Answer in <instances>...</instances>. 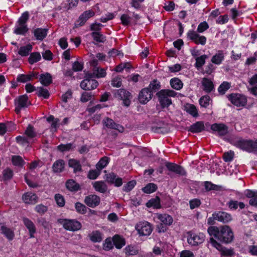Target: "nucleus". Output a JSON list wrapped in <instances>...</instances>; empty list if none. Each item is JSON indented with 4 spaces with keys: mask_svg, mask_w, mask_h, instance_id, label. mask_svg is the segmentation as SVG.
<instances>
[{
    "mask_svg": "<svg viewBox=\"0 0 257 257\" xmlns=\"http://www.w3.org/2000/svg\"><path fill=\"white\" fill-rule=\"evenodd\" d=\"M208 234L219 243L229 244L234 239V233L230 226L226 225L219 226H211L207 228Z\"/></svg>",
    "mask_w": 257,
    "mask_h": 257,
    "instance_id": "f257e3e1",
    "label": "nucleus"
},
{
    "mask_svg": "<svg viewBox=\"0 0 257 257\" xmlns=\"http://www.w3.org/2000/svg\"><path fill=\"white\" fill-rule=\"evenodd\" d=\"M232 145L236 148L249 153L257 152V139L253 141L251 139L240 138L237 140L233 141Z\"/></svg>",
    "mask_w": 257,
    "mask_h": 257,
    "instance_id": "f03ea898",
    "label": "nucleus"
},
{
    "mask_svg": "<svg viewBox=\"0 0 257 257\" xmlns=\"http://www.w3.org/2000/svg\"><path fill=\"white\" fill-rule=\"evenodd\" d=\"M177 92L171 89H161L156 93L158 101L162 108L168 107L172 104V101L169 97H175Z\"/></svg>",
    "mask_w": 257,
    "mask_h": 257,
    "instance_id": "7ed1b4c3",
    "label": "nucleus"
},
{
    "mask_svg": "<svg viewBox=\"0 0 257 257\" xmlns=\"http://www.w3.org/2000/svg\"><path fill=\"white\" fill-rule=\"evenodd\" d=\"M98 85V81L95 79V72H87L84 79L80 82V87L85 91L95 89Z\"/></svg>",
    "mask_w": 257,
    "mask_h": 257,
    "instance_id": "20e7f679",
    "label": "nucleus"
},
{
    "mask_svg": "<svg viewBox=\"0 0 257 257\" xmlns=\"http://www.w3.org/2000/svg\"><path fill=\"white\" fill-rule=\"evenodd\" d=\"M227 97L230 102L236 107H244L247 104V97L243 94L232 93L228 94Z\"/></svg>",
    "mask_w": 257,
    "mask_h": 257,
    "instance_id": "39448f33",
    "label": "nucleus"
},
{
    "mask_svg": "<svg viewBox=\"0 0 257 257\" xmlns=\"http://www.w3.org/2000/svg\"><path fill=\"white\" fill-rule=\"evenodd\" d=\"M208 242L212 247L220 252L221 256L230 257L234 254V251L232 248H227L223 246L220 243L216 241L213 237H210Z\"/></svg>",
    "mask_w": 257,
    "mask_h": 257,
    "instance_id": "423d86ee",
    "label": "nucleus"
},
{
    "mask_svg": "<svg viewBox=\"0 0 257 257\" xmlns=\"http://www.w3.org/2000/svg\"><path fill=\"white\" fill-rule=\"evenodd\" d=\"M115 97L122 101V105L128 107L131 103L132 95L131 92L124 88L116 90L114 93Z\"/></svg>",
    "mask_w": 257,
    "mask_h": 257,
    "instance_id": "0eeeda50",
    "label": "nucleus"
},
{
    "mask_svg": "<svg viewBox=\"0 0 257 257\" xmlns=\"http://www.w3.org/2000/svg\"><path fill=\"white\" fill-rule=\"evenodd\" d=\"M59 222L63 225L64 229L69 231H77L80 230L82 227L81 223L75 219H60Z\"/></svg>",
    "mask_w": 257,
    "mask_h": 257,
    "instance_id": "6e6552de",
    "label": "nucleus"
},
{
    "mask_svg": "<svg viewBox=\"0 0 257 257\" xmlns=\"http://www.w3.org/2000/svg\"><path fill=\"white\" fill-rule=\"evenodd\" d=\"M187 242L192 246H198L205 240V236L203 233H194L188 232Z\"/></svg>",
    "mask_w": 257,
    "mask_h": 257,
    "instance_id": "1a4fd4ad",
    "label": "nucleus"
},
{
    "mask_svg": "<svg viewBox=\"0 0 257 257\" xmlns=\"http://www.w3.org/2000/svg\"><path fill=\"white\" fill-rule=\"evenodd\" d=\"M188 39L197 45H205L206 43L207 38L204 36L200 35L196 32L190 30L187 33Z\"/></svg>",
    "mask_w": 257,
    "mask_h": 257,
    "instance_id": "9d476101",
    "label": "nucleus"
},
{
    "mask_svg": "<svg viewBox=\"0 0 257 257\" xmlns=\"http://www.w3.org/2000/svg\"><path fill=\"white\" fill-rule=\"evenodd\" d=\"M210 128L213 134L219 137H224L228 133V127L222 123H214L211 125Z\"/></svg>",
    "mask_w": 257,
    "mask_h": 257,
    "instance_id": "9b49d317",
    "label": "nucleus"
},
{
    "mask_svg": "<svg viewBox=\"0 0 257 257\" xmlns=\"http://www.w3.org/2000/svg\"><path fill=\"white\" fill-rule=\"evenodd\" d=\"M95 12L92 10L84 11L79 17L78 20L75 23V27L79 28L84 26L87 20L95 15Z\"/></svg>",
    "mask_w": 257,
    "mask_h": 257,
    "instance_id": "f8f14e48",
    "label": "nucleus"
},
{
    "mask_svg": "<svg viewBox=\"0 0 257 257\" xmlns=\"http://www.w3.org/2000/svg\"><path fill=\"white\" fill-rule=\"evenodd\" d=\"M165 166L166 168L171 172H173L181 176H186L187 172L185 169L181 165L171 162H166Z\"/></svg>",
    "mask_w": 257,
    "mask_h": 257,
    "instance_id": "ddd939ff",
    "label": "nucleus"
},
{
    "mask_svg": "<svg viewBox=\"0 0 257 257\" xmlns=\"http://www.w3.org/2000/svg\"><path fill=\"white\" fill-rule=\"evenodd\" d=\"M84 202L87 206L95 208L99 205L100 198L95 194L88 195L85 197Z\"/></svg>",
    "mask_w": 257,
    "mask_h": 257,
    "instance_id": "4468645a",
    "label": "nucleus"
},
{
    "mask_svg": "<svg viewBox=\"0 0 257 257\" xmlns=\"http://www.w3.org/2000/svg\"><path fill=\"white\" fill-rule=\"evenodd\" d=\"M103 123L108 128L117 130L119 133L123 132L124 130L122 125L115 123L112 119L108 117H106L103 119Z\"/></svg>",
    "mask_w": 257,
    "mask_h": 257,
    "instance_id": "2eb2a0df",
    "label": "nucleus"
},
{
    "mask_svg": "<svg viewBox=\"0 0 257 257\" xmlns=\"http://www.w3.org/2000/svg\"><path fill=\"white\" fill-rule=\"evenodd\" d=\"M105 180L110 184H114L115 187H120L122 185V178L117 177V175L113 172H111L105 175Z\"/></svg>",
    "mask_w": 257,
    "mask_h": 257,
    "instance_id": "dca6fc26",
    "label": "nucleus"
},
{
    "mask_svg": "<svg viewBox=\"0 0 257 257\" xmlns=\"http://www.w3.org/2000/svg\"><path fill=\"white\" fill-rule=\"evenodd\" d=\"M153 95L148 88H143L139 92L138 100L140 103L145 104L152 98Z\"/></svg>",
    "mask_w": 257,
    "mask_h": 257,
    "instance_id": "f3484780",
    "label": "nucleus"
},
{
    "mask_svg": "<svg viewBox=\"0 0 257 257\" xmlns=\"http://www.w3.org/2000/svg\"><path fill=\"white\" fill-rule=\"evenodd\" d=\"M136 228L138 233L142 236L149 235L153 230L151 224L148 222L141 223Z\"/></svg>",
    "mask_w": 257,
    "mask_h": 257,
    "instance_id": "a211bd4d",
    "label": "nucleus"
},
{
    "mask_svg": "<svg viewBox=\"0 0 257 257\" xmlns=\"http://www.w3.org/2000/svg\"><path fill=\"white\" fill-rule=\"evenodd\" d=\"M201 85L203 90L207 93H210L215 91V87L213 82L211 79L207 77L202 78Z\"/></svg>",
    "mask_w": 257,
    "mask_h": 257,
    "instance_id": "6ab92c4d",
    "label": "nucleus"
},
{
    "mask_svg": "<svg viewBox=\"0 0 257 257\" xmlns=\"http://www.w3.org/2000/svg\"><path fill=\"white\" fill-rule=\"evenodd\" d=\"M23 222L26 227L29 231L30 238H34V234L36 233V227L34 222L27 217L23 218Z\"/></svg>",
    "mask_w": 257,
    "mask_h": 257,
    "instance_id": "aec40b11",
    "label": "nucleus"
},
{
    "mask_svg": "<svg viewBox=\"0 0 257 257\" xmlns=\"http://www.w3.org/2000/svg\"><path fill=\"white\" fill-rule=\"evenodd\" d=\"M22 200L26 204H35L38 202V197L36 194L27 192L23 195Z\"/></svg>",
    "mask_w": 257,
    "mask_h": 257,
    "instance_id": "412c9836",
    "label": "nucleus"
},
{
    "mask_svg": "<svg viewBox=\"0 0 257 257\" xmlns=\"http://www.w3.org/2000/svg\"><path fill=\"white\" fill-rule=\"evenodd\" d=\"M165 123L160 120H155L154 125L151 127L152 132L155 133L165 134L168 132L167 128L164 127Z\"/></svg>",
    "mask_w": 257,
    "mask_h": 257,
    "instance_id": "4be33fe9",
    "label": "nucleus"
},
{
    "mask_svg": "<svg viewBox=\"0 0 257 257\" xmlns=\"http://www.w3.org/2000/svg\"><path fill=\"white\" fill-rule=\"evenodd\" d=\"M244 195L247 198H250L249 204L257 207V190L246 189L244 191Z\"/></svg>",
    "mask_w": 257,
    "mask_h": 257,
    "instance_id": "5701e85b",
    "label": "nucleus"
},
{
    "mask_svg": "<svg viewBox=\"0 0 257 257\" xmlns=\"http://www.w3.org/2000/svg\"><path fill=\"white\" fill-rule=\"evenodd\" d=\"M205 130L204 123L203 121H198L193 123L187 129L188 132L193 134H198Z\"/></svg>",
    "mask_w": 257,
    "mask_h": 257,
    "instance_id": "b1692460",
    "label": "nucleus"
},
{
    "mask_svg": "<svg viewBox=\"0 0 257 257\" xmlns=\"http://www.w3.org/2000/svg\"><path fill=\"white\" fill-rule=\"evenodd\" d=\"M214 215L217 218V220L223 223H228L232 220L230 214L224 211L214 212Z\"/></svg>",
    "mask_w": 257,
    "mask_h": 257,
    "instance_id": "393cba45",
    "label": "nucleus"
},
{
    "mask_svg": "<svg viewBox=\"0 0 257 257\" xmlns=\"http://www.w3.org/2000/svg\"><path fill=\"white\" fill-rule=\"evenodd\" d=\"M37 73L32 72L29 74H19L17 77V81L19 83H25L32 81L34 77H37Z\"/></svg>",
    "mask_w": 257,
    "mask_h": 257,
    "instance_id": "a878e982",
    "label": "nucleus"
},
{
    "mask_svg": "<svg viewBox=\"0 0 257 257\" xmlns=\"http://www.w3.org/2000/svg\"><path fill=\"white\" fill-rule=\"evenodd\" d=\"M48 32V29L38 28L34 30L33 34L36 40L43 41L46 37Z\"/></svg>",
    "mask_w": 257,
    "mask_h": 257,
    "instance_id": "bb28decb",
    "label": "nucleus"
},
{
    "mask_svg": "<svg viewBox=\"0 0 257 257\" xmlns=\"http://www.w3.org/2000/svg\"><path fill=\"white\" fill-rule=\"evenodd\" d=\"M184 110L193 117L196 118L199 116L198 109L193 104L186 103L184 105Z\"/></svg>",
    "mask_w": 257,
    "mask_h": 257,
    "instance_id": "cd10ccee",
    "label": "nucleus"
},
{
    "mask_svg": "<svg viewBox=\"0 0 257 257\" xmlns=\"http://www.w3.org/2000/svg\"><path fill=\"white\" fill-rule=\"evenodd\" d=\"M157 219H159L161 223L169 226L172 225L173 219L169 214L167 213H160L157 214Z\"/></svg>",
    "mask_w": 257,
    "mask_h": 257,
    "instance_id": "c85d7f7f",
    "label": "nucleus"
},
{
    "mask_svg": "<svg viewBox=\"0 0 257 257\" xmlns=\"http://www.w3.org/2000/svg\"><path fill=\"white\" fill-rule=\"evenodd\" d=\"M226 205L231 211H235L238 207L240 209H242L244 208L245 206V204L243 202H238L236 200L232 199L230 200L228 202H227Z\"/></svg>",
    "mask_w": 257,
    "mask_h": 257,
    "instance_id": "c756f323",
    "label": "nucleus"
},
{
    "mask_svg": "<svg viewBox=\"0 0 257 257\" xmlns=\"http://www.w3.org/2000/svg\"><path fill=\"white\" fill-rule=\"evenodd\" d=\"M67 189L71 192H76L81 189L80 185L73 179L68 180L65 183Z\"/></svg>",
    "mask_w": 257,
    "mask_h": 257,
    "instance_id": "7c9ffc66",
    "label": "nucleus"
},
{
    "mask_svg": "<svg viewBox=\"0 0 257 257\" xmlns=\"http://www.w3.org/2000/svg\"><path fill=\"white\" fill-rule=\"evenodd\" d=\"M29 97L27 94L20 95L14 100L15 105H18L24 108L27 107Z\"/></svg>",
    "mask_w": 257,
    "mask_h": 257,
    "instance_id": "2f4dec72",
    "label": "nucleus"
},
{
    "mask_svg": "<svg viewBox=\"0 0 257 257\" xmlns=\"http://www.w3.org/2000/svg\"><path fill=\"white\" fill-rule=\"evenodd\" d=\"M39 81L43 86H48L52 83V76L48 72L41 74L40 75Z\"/></svg>",
    "mask_w": 257,
    "mask_h": 257,
    "instance_id": "473e14b6",
    "label": "nucleus"
},
{
    "mask_svg": "<svg viewBox=\"0 0 257 257\" xmlns=\"http://www.w3.org/2000/svg\"><path fill=\"white\" fill-rule=\"evenodd\" d=\"M65 168V162L63 160L59 159L56 161L53 164L52 170L55 173L62 172Z\"/></svg>",
    "mask_w": 257,
    "mask_h": 257,
    "instance_id": "72a5a7b5",
    "label": "nucleus"
},
{
    "mask_svg": "<svg viewBox=\"0 0 257 257\" xmlns=\"http://www.w3.org/2000/svg\"><path fill=\"white\" fill-rule=\"evenodd\" d=\"M113 245L117 249L121 248L125 244L124 238L118 234L114 235L112 238Z\"/></svg>",
    "mask_w": 257,
    "mask_h": 257,
    "instance_id": "f704fd0d",
    "label": "nucleus"
},
{
    "mask_svg": "<svg viewBox=\"0 0 257 257\" xmlns=\"http://www.w3.org/2000/svg\"><path fill=\"white\" fill-rule=\"evenodd\" d=\"M224 59V54L223 51L218 50L217 52L212 56L211 61L216 65H220Z\"/></svg>",
    "mask_w": 257,
    "mask_h": 257,
    "instance_id": "c9c22d12",
    "label": "nucleus"
},
{
    "mask_svg": "<svg viewBox=\"0 0 257 257\" xmlns=\"http://www.w3.org/2000/svg\"><path fill=\"white\" fill-rule=\"evenodd\" d=\"M88 236L93 243L100 242L103 239V234L99 230L93 231Z\"/></svg>",
    "mask_w": 257,
    "mask_h": 257,
    "instance_id": "e433bc0d",
    "label": "nucleus"
},
{
    "mask_svg": "<svg viewBox=\"0 0 257 257\" xmlns=\"http://www.w3.org/2000/svg\"><path fill=\"white\" fill-rule=\"evenodd\" d=\"M68 165L69 167L73 169L74 173L82 171V166L80 161L74 159H70L68 161Z\"/></svg>",
    "mask_w": 257,
    "mask_h": 257,
    "instance_id": "4c0bfd02",
    "label": "nucleus"
},
{
    "mask_svg": "<svg viewBox=\"0 0 257 257\" xmlns=\"http://www.w3.org/2000/svg\"><path fill=\"white\" fill-rule=\"evenodd\" d=\"M204 186L205 192H209L212 190L220 191L222 190V186L214 184L210 181L204 182Z\"/></svg>",
    "mask_w": 257,
    "mask_h": 257,
    "instance_id": "58836bf2",
    "label": "nucleus"
},
{
    "mask_svg": "<svg viewBox=\"0 0 257 257\" xmlns=\"http://www.w3.org/2000/svg\"><path fill=\"white\" fill-rule=\"evenodd\" d=\"M29 29L27 25H18L16 23L14 33L16 35H25Z\"/></svg>",
    "mask_w": 257,
    "mask_h": 257,
    "instance_id": "ea45409f",
    "label": "nucleus"
},
{
    "mask_svg": "<svg viewBox=\"0 0 257 257\" xmlns=\"http://www.w3.org/2000/svg\"><path fill=\"white\" fill-rule=\"evenodd\" d=\"M146 88L153 94V92H156L161 88V83L157 79H154L150 82L149 86Z\"/></svg>",
    "mask_w": 257,
    "mask_h": 257,
    "instance_id": "a19ab883",
    "label": "nucleus"
},
{
    "mask_svg": "<svg viewBox=\"0 0 257 257\" xmlns=\"http://www.w3.org/2000/svg\"><path fill=\"white\" fill-rule=\"evenodd\" d=\"M146 206L148 207H153L156 209H159L161 208L160 198L158 196H156L154 198H152L149 200L146 203Z\"/></svg>",
    "mask_w": 257,
    "mask_h": 257,
    "instance_id": "79ce46f5",
    "label": "nucleus"
},
{
    "mask_svg": "<svg viewBox=\"0 0 257 257\" xmlns=\"http://www.w3.org/2000/svg\"><path fill=\"white\" fill-rule=\"evenodd\" d=\"M93 187L94 189L100 193H104L107 189L106 185L103 181H96L93 185Z\"/></svg>",
    "mask_w": 257,
    "mask_h": 257,
    "instance_id": "37998d69",
    "label": "nucleus"
},
{
    "mask_svg": "<svg viewBox=\"0 0 257 257\" xmlns=\"http://www.w3.org/2000/svg\"><path fill=\"white\" fill-rule=\"evenodd\" d=\"M91 36L93 40L97 43H104L106 41V36L99 32H92Z\"/></svg>",
    "mask_w": 257,
    "mask_h": 257,
    "instance_id": "c03bdc74",
    "label": "nucleus"
},
{
    "mask_svg": "<svg viewBox=\"0 0 257 257\" xmlns=\"http://www.w3.org/2000/svg\"><path fill=\"white\" fill-rule=\"evenodd\" d=\"M33 47L31 44H28L24 46H21L19 49L18 54L22 57L27 56L32 51Z\"/></svg>",
    "mask_w": 257,
    "mask_h": 257,
    "instance_id": "a18cd8bd",
    "label": "nucleus"
},
{
    "mask_svg": "<svg viewBox=\"0 0 257 257\" xmlns=\"http://www.w3.org/2000/svg\"><path fill=\"white\" fill-rule=\"evenodd\" d=\"M2 233L9 240H12L15 236L14 231L10 228L5 225L1 226Z\"/></svg>",
    "mask_w": 257,
    "mask_h": 257,
    "instance_id": "49530a36",
    "label": "nucleus"
},
{
    "mask_svg": "<svg viewBox=\"0 0 257 257\" xmlns=\"http://www.w3.org/2000/svg\"><path fill=\"white\" fill-rule=\"evenodd\" d=\"M170 84L172 88L177 90H180L183 86V82L178 78H172L170 81Z\"/></svg>",
    "mask_w": 257,
    "mask_h": 257,
    "instance_id": "de8ad7c7",
    "label": "nucleus"
},
{
    "mask_svg": "<svg viewBox=\"0 0 257 257\" xmlns=\"http://www.w3.org/2000/svg\"><path fill=\"white\" fill-rule=\"evenodd\" d=\"M12 163L14 166L19 167H22L25 164V162L22 157L19 155L12 156Z\"/></svg>",
    "mask_w": 257,
    "mask_h": 257,
    "instance_id": "09e8293b",
    "label": "nucleus"
},
{
    "mask_svg": "<svg viewBox=\"0 0 257 257\" xmlns=\"http://www.w3.org/2000/svg\"><path fill=\"white\" fill-rule=\"evenodd\" d=\"M110 161L109 158L103 157L101 158L96 165V168L97 170L101 171L103 168L107 166Z\"/></svg>",
    "mask_w": 257,
    "mask_h": 257,
    "instance_id": "8fccbe9b",
    "label": "nucleus"
},
{
    "mask_svg": "<svg viewBox=\"0 0 257 257\" xmlns=\"http://www.w3.org/2000/svg\"><path fill=\"white\" fill-rule=\"evenodd\" d=\"M124 252L126 255H135L139 253V249L135 245H128L124 248Z\"/></svg>",
    "mask_w": 257,
    "mask_h": 257,
    "instance_id": "3c124183",
    "label": "nucleus"
},
{
    "mask_svg": "<svg viewBox=\"0 0 257 257\" xmlns=\"http://www.w3.org/2000/svg\"><path fill=\"white\" fill-rule=\"evenodd\" d=\"M158 189V187L156 184L150 183L147 184L142 190L143 192L147 194H151L155 192Z\"/></svg>",
    "mask_w": 257,
    "mask_h": 257,
    "instance_id": "603ef678",
    "label": "nucleus"
},
{
    "mask_svg": "<svg viewBox=\"0 0 257 257\" xmlns=\"http://www.w3.org/2000/svg\"><path fill=\"white\" fill-rule=\"evenodd\" d=\"M207 58V56L205 54L202 55L199 57L195 58L196 62L195 63V67L199 69L205 63V60Z\"/></svg>",
    "mask_w": 257,
    "mask_h": 257,
    "instance_id": "864d4df0",
    "label": "nucleus"
},
{
    "mask_svg": "<svg viewBox=\"0 0 257 257\" xmlns=\"http://www.w3.org/2000/svg\"><path fill=\"white\" fill-rule=\"evenodd\" d=\"M41 60V56L40 53L39 52H35L30 54V57L28 58V62L30 64H34Z\"/></svg>",
    "mask_w": 257,
    "mask_h": 257,
    "instance_id": "5fc2aeb1",
    "label": "nucleus"
},
{
    "mask_svg": "<svg viewBox=\"0 0 257 257\" xmlns=\"http://www.w3.org/2000/svg\"><path fill=\"white\" fill-rule=\"evenodd\" d=\"M29 19V13L28 11H25L23 13L21 17L19 18L18 21L16 22L18 25H27V23Z\"/></svg>",
    "mask_w": 257,
    "mask_h": 257,
    "instance_id": "6e6d98bb",
    "label": "nucleus"
},
{
    "mask_svg": "<svg viewBox=\"0 0 257 257\" xmlns=\"http://www.w3.org/2000/svg\"><path fill=\"white\" fill-rule=\"evenodd\" d=\"M37 94L39 97H43L44 99H48L50 96V93L48 90L43 87H38Z\"/></svg>",
    "mask_w": 257,
    "mask_h": 257,
    "instance_id": "4d7b16f0",
    "label": "nucleus"
},
{
    "mask_svg": "<svg viewBox=\"0 0 257 257\" xmlns=\"http://www.w3.org/2000/svg\"><path fill=\"white\" fill-rule=\"evenodd\" d=\"M211 100V98L209 95L202 96L199 100V104L202 107L207 108L209 106Z\"/></svg>",
    "mask_w": 257,
    "mask_h": 257,
    "instance_id": "13d9d810",
    "label": "nucleus"
},
{
    "mask_svg": "<svg viewBox=\"0 0 257 257\" xmlns=\"http://www.w3.org/2000/svg\"><path fill=\"white\" fill-rule=\"evenodd\" d=\"M230 83L224 81L219 86L217 90L220 94L223 95L230 88Z\"/></svg>",
    "mask_w": 257,
    "mask_h": 257,
    "instance_id": "bf43d9fd",
    "label": "nucleus"
},
{
    "mask_svg": "<svg viewBox=\"0 0 257 257\" xmlns=\"http://www.w3.org/2000/svg\"><path fill=\"white\" fill-rule=\"evenodd\" d=\"M75 208L79 214H85L87 212V207L84 204L79 202L75 203Z\"/></svg>",
    "mask_w": 257,
    "mask_h": 257,
    "instance_id": "052dcab7",
    "label": "nucleus"
},
{
    "mask_svg": "<svg viewBox=\"0 0 257 257\" xmlns=\"http://www.w3.org/2000/svg\"><path fill=\"white\" fill-rule=\"evenodd\" d=\"M94 72H95V78H103L106 75L105 69L104 68L94 67L92 73Z\"/></svg>",
    "mask_w": 257,
    "mask_h": 257,
    "instance_id": "680f3d73",
    "label": "nucleus"
},
{
    "mask_svg": "<svg viewBox=\"0 0 257 257\" xmlns=\"http://www.w3.org/2000/svg\"><path fill=\"white\" fill-rule=\"evenodd\" d=\"M54 198L58 206L59 207L64 206L65 204V199L62 195L59 193L56 194L54 196Z\"/></svg>",
    "mask_w": 257,
    "mask_h": 257,
    "instance_id": "e2e57ef3",
    "label": "nucleus"
},
{
    "mask_svg": "<svg viewBox=\"0 0 257 257\" xmlns=\"http://www.w3.org/2000/svg\"><path fill=\"white\" fill-rule=\"evenodd\" d=\"M113 248V243L110 237L106 238L103 243V249L105 251H109Z\"/></svg>",
    "mask_w": 257,
    "mask_h": 257,
    "instance_id": "0e129e2a",
    "label": "nucleus"
},
{
    "mask_svg": "<svg viewBox=\"0 0 257 257\" xmlns=\"http://www.w3.org/2000/svg\"><path fill=\"white\" fill-rule=\"evenodd\" d=\"M136 185L135 180H131L128 182L122 187V190L125 192H129L135 187Z\"/></svg>",
    "mask_w": 257,
    "mask_h": 257,
    "instance_id": "69168bd1",
    "label": "nucleus"
},
{
    "mask_svg": "<svg viewBox=\"0 0 257 257\" xmlns=\"http://www.w3.org/2000/svg\"><path fill=\"white\" fill-rule=\"evenodd\" d=\"M101 171L99 170H90L88 172L87 177L91 180H95L100 175Z\"/></svg>",
    "mask_w": 257,
    "mask_h": 257,
    "instance_id": "338daca9",
    "label": "nucleus"
},
{
    "mask_svg": "<svg viewBox=\"0 0 257 257\" xmlns=\"http://www.w3.org/2000/svg\"><path fill=\"white\" fill-rule=\"evenodd\" d=\"M3 175L4 180L7 181L12 178L14 173L12 170L8 168L3 171Z\"/></svg>",
    "mask_w": 257,
    "mask_h": 257,
    "instance_id": "774afa93",
    "label": "nucleus"
}]
</instances>
